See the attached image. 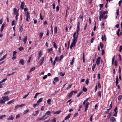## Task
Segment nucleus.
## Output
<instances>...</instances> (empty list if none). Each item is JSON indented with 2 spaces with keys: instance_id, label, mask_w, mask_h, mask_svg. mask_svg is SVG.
Returning a JSON list of instances; mask_svg holds the SVG:
<instances>
[{
  "instance_id": "60",
  "label": "nucleus",
  "mask_w": 122,
  "mask_h": 122,
  "mask_svg": "<svg viewBox=\"0 0 122 122\" xmlns=\"http://www.w3.org/2000/svg\"><path fill=\"white\" fill-rule=\"evenodd\" d=\"M103 4H100L99 5L100 7V10H101V8L103 6Z\"/></svg>"
},
{
  "instance_id": "37",
  "label": "nucleus",
  "mask_w": 122,
  "mask_h": 122,
  "mask_svg": "<svg viewBox=\"0 0 122 122\" xmlns=\"http://www.w3.org/2000/svg\"><path fill=\"white\" fill-rule=\"evenodd\" d=\"M53 43L54 44L53 45L54 47L56 49L57 48V46L56 45V44L54 42H53Z\"/></svg>"
},
{
  "instance_id": "33",
  "label": "nucleus",
  "mask_w": 122,
  "mask_h": 122,
  "mask_svg": "<svg viewBox=\"0 0 122 122\" xmlns=\"http://www.w3.org/2000/svg\"><path fill=\"white\" fill-rule=\"evenodd\" d=\"M82 90H83V91L84 92H86L87 91V89L86 88H85L84 86L83 87V89H82Z\"/></svg>"
},
{
  "instance_id": "38",
  "label": "nucleus",
  "mask_w": 122,
  "mask_h": 122,
  "mask_svg": "<svg viewBox=\"0 0 122 122\" xmlns=\"http://www.w3.org/2000/svg\"><path fill=\"white\" fill-rule=\"evenodd\" d=\"M118 56L119 60L120 61H122L121 55L119 54L118 55Z\"/></svg>"
},
{
  "instance_id": "18",
  "label": "nucleus",
  "mask_w": 122,
  "mask_h": 122,
  "mask_svg": "<svg viewBox=\"0 0 122 122\" xmlns=\"http://www.w3.org/2000/svg\"><path fill=\"white\" fill-rule=\"evenodd\" d=\"M24 3L23 2H22L21 4L20 7L22 9H23L24 8Z\"/></svg>"
},
{
  "instance_id": "59",
  "label": "nucleus",
  "mask_w": 122,
  "mask_h": 122,
  "mask_svg": "<svg viewBox=\"0 0 122 122\" xmlns=\"http://www.w3.org/2000/svg\"><path fill=\"white\" fill-rule=\"evenodd\" d=\"M17 52L16 51H14L13 52V56H14L16 55Z\"/></svg>"
},
{
  "instance_id": "15",
  "label": "nucleus",
  "mask_w": 122,
  "mask_h": 122,
  "mask_svg": "<svg viewBox=\"0 0 122 122\" xmlns=\"http://www.w3.org/2000/svg\"><path fill=\"white\" fill-rule=\"evenodd\" d=\"M27 40V36H25L24 37V38L23 39V41L24 44L26 43V41Z\"/></svg>"
},
{
  "instance_id": "22",
  "label": "nucleus",
  "mask_w": 122,
  "mask_h": 122,
  "mask_svg": "<svg viewBox=\"0 0 122 122\" xmlns=\"http://www.w3.org/2000/svg\"><path fill=\"white\" fill-rule=\"evenodd\" d=\"M14 102V100H12L10 101H9V102H8L7 103V104L8 105L12 103H13Z\"/></svg>"
},
{
  "instance_id": "1",
  "label": "nucleus",
  "mask_w": 122,
  "mask_h": 122,
  "mask_svg": "<svg viewBox=\"0 0 122 122\" xmlns=\"http://www.w3.org/2000/svg\"><path fill=\"white\" fill-rule=\"evenodd\" d=\"M108 11L106 10L103 12L102 11H100L99 12V14L100 15H102V17L104 19H106L107 18V15H106V16L104 17V16L105 14H107L108 13Z\"/></svg>"
},
{
  "instance_id": "9",
  "label": "nucleus",
  "mask_w": 122,
  "mask_h": 122,
  "mask_svg": "<svg viewBox=\"0 0 122 122\" xmlns=\"http://www.w3.org/2000/svg\"><path fill=\"white\" fill-rule=\"evenodd\" d=\"M45 117L46 115H44L42 116V117H41L39 118H38V120L39 121L40 120H44L46 119L47 118V117H46L45 118Z\"/></svg>"
},
{
  "instance_id": "30",
  "label": "nucleus",
  "mask_w": 122,
  "mask_h": 122,
  "mask_svg": "<svg viewBox=\"0 0 122 122\" xmlns=\"http://www.w3.org/2000/svg\"><path fill=\"white\" fill-rule=\"evenodd\" d=\"M96 64H93L92 66V69L93 71H94V69L96 67Z\"/></svg>"
},
{
  "instance_id": "21",
  "label": "nucleus",
  "mask_w": 122,
  "mask_h": 122,
  "mask_svg": "<svg viewBox=\"0 0 122 122\" xmlns=\"http://www.w3.org/2000/svg\"><path fill=\"white\" fill-rule=\"evenodd\" d=\"M116 86H117V85L118 83V76L116 77Z\"/></svg>"
},
{
  "instance_id": "32",
  "label": "nucleus",
  "mask_w": 122,
  "mask_h": 122,
  "mask_svg": "<svg viewBox=\"0 0 122 122\" xmlns=\"http://www.w3.org/2000/svg\"><path fill=\"white\" fill-rule=\"evenodd\" d=\"M5 102V101L2 99L0 100V103L1 104H3Z\"/></svg>"
},
{
  "instance_id": "49",
  "label": "nucleus",
  "mask_w": 122,
  "mask_h": 122,
  "mask_svg": "<svg viewBox=\"0 0 122 122\" xmlns=\"http://www.w3.org/2000/svg\"><path fill=\"white\" fill-rule=\"evenodd\" d=\"M7 80V78H5V79H3V80H2L1 81H0V83H3V82L5 81L6 80Z\"/></svg>"
},
{
  "instance_id": "24",
  "label": "nucleus",
  "mask_w": 122,
  "mask_h": 122,
  "mask_svg": "<svg viewBox=\"0 0 122 122\" xmlns=\"http://www.w3.org/2000/svg\"><path fill=\"white\" fill-rule=\"evenodd\" d=\"M14 119V117L12 116H9V118H8V120H13Z\"/></svg>"
},
{
  "instance_id": "64",
  "label": "nucleus",
  "mask_w": 122,
  "mask_h": 122,
  "mask_svg": "<svg viewBox=\"0 0 122 122\" xmlns=\"http://www.w3.org/2000/svg\"><path fill=\"white\" fill-rule=\"evenodd\" d=\"M97 77L98 78V79H100L101 78L100 77V74L99 73H98L97 75Z\"/></svg>"
},
{
  "instance_id": "6",
  "label": "nucleus",
  "mask_w": 122,
  "mask_h": 122,
  "mask_svg": "<svg viewBox=\"0 0 122 122\" xmlns=\"http://www.w3.org/2000/svg\"><path fill=\"white\" fill-rule=\"evenodd\" d=\"M114 112H115V113L113 115V116L116 117L117 116V114L118 112L117 108V107L115 108L114 110Z\"/></svg>"
},
{
  "instance_id": "10",
  "label": "nucleus",
  "mask_w": 122,
  "mask_h": 122,
  "mask_svg": "<svg viewBox=\"0 0 122 122\" xmlns=\"http://www.w3.org/2000/svg\"><path fill=\"white\" fill-rule=\"evenodd\" d=\"M23 24H22L21 26H20L19 28V32L22 33L23 31Z\"/></svg>"
},
{
  "instance_id": "27",
  "label": "nucleus",
  "mask_w": 122,
  "mask_h": 122,
  "mask_svg": "<svg viewBox=\"0 0 122 122\" xmlns=\"http://www.w3.org/2000/svg\"><path fill=\"white\" fill-rule=\"evenodd\" d=\"M43 34L44 33L43 32H40V33L39 36L41 39L42 38V37L43 36Z\"/></svg>"
},
{
  "instance_id": "13",
  "label": "nucleus",
  "mask_w": 122,
  "mask_h": 122,
  "mask_svg": "<svg viewBox=\"0 0 122 122\" xmlns=\"http://www.w3.org/2000/svg\"><path fill=\"white\" fill-rule=\"evenodd\" d=\"M104 41H106V36L105 34L104 35V36L102 35V36L101 39L102 41L104 40Z\"/></svg>"
},
{
  "instance_id": "12",
  "label": "nucleus",
  "mask_w": 122,
  "mask_h": 122,
  "mask_svg": "<svg viewBox=\"0 0 122 122\" xmlns=\"http://www.w3.org/2000/svg\"><path fill=\"white\" fill-rule=\"evenodd\" d=\"M80 23L79 22H78L77 24V30L76 31H79L80 30Z\"/></svg>"
},
{
  "instance_id": "57",
  "label": "nucleus",
  "mask_w": 122,
  "mask_h": 122,
  "mask_svg": "<svg viewBox=\"0 0 122 122\" xmlns=\"http://www.w3.org/2000/svg\"><path fill=\"white\" fill-rule=\"evenodd\" d=\"M112 102H111V103L110 104V105L109 106V109H111L112 108Z\"/></svg>"
},
{
  "instance_id": "2",
  "label": "nucleus",
  "mask_w": 122,
  "mask_h": 122,
  "mask_svg": "<svg viewBox=\"0 0 122 122\" xmlns=\"http://www.w3.org/2000/svg\"><path fill=\"white\" fill-rule=\"evenodd\" d=\"M75 34L73 35V37L74 38L73 39V41L72 42L71 44H72L73 46V47H74L75 46V44L76 43V41H77V39L75 38Z\"/></svg>"
},
{
  "instance_id": "35",
  "label": "nucleus",
  "mask_w": 122,
  "mask_h": 122,
  "mask_svg": "<svg viewBox=\"0 0 122 122\" xmlns=\"http://www.w3.org/2000/svg\"><path fill=\"white\" fill-rule=\"evenodd\" d=\"M75 58L74 57H73L72 58V59L71 60V62L70 64L71 65H72L73 64V63L74 61V60Z\"/></svg>"
},
{
  "instance_id": "62",
  "label": "nucleus",
  "mask_w": 122,
  "mask_h": 122,
  "mask_svg": "<svg viewBox=\"0 0 122 122\" xmlns=\"http://www.w3.org/2000/svg\"><path fill=\"white\" fill-rule=\"evenodd\" d=\"M102 16L100 15L99 17V20L100 21H101V19L102 18L104 19V18H103L102 17Z\"/></svg>"
},
{
  "instance_id": "4",
  "label": "nucleus",
  "mask_w": 122,
  "mask_h": 122,
  "mask_svg": "<svg viewBox=\"0 0 122 122\" xmlns=\"http://www.w3.org/2000/svg\"><path fill=\"white\" fill-rule=\"evenodd\" d=\"M89 103L88 102H87L86 103V104L85 105H84L85 108V112L87 110L88 108L89 105Z\"/></svg>"
},
{
  "instance_id": "3",
  "label": "nucleus",
  "mask_w": 122,
  "mask_h": 122,
  "mask_svg": "<svg viewBox=\"0 0 122 122\" xmlns=\"http://www.w3.org/2000/svg\"><path fill=\"white\" fill-rule=\"evenodd\" d=\"M30 13L28 11L26 12L25 13L26 16V20L28 22L29 21L28 19H30Z\"/></svg>"
},
{
  "instance_id": "54",
  "label": "nucleus",
  "mask_w": 122,
  "mask_h": 122,
  "mask_svg": "<svg viewBox=\"0 0 122 122\" xmlns=\"http://www.w3.org/2000/svg\"><path fill=\"white\" fill-rule=\"evenodd\" d=\"M73 95V93L72 92H71L69 94V96L70 97H72V95Z\"/></svg>"
},
{
  "instance_id": "36",
  "label": "nucleus",
  "mask_w": 122,
  "mask_h": 122,
  "mask_svg": "<svg viewBox=\"0 0 122 122\" xmlns=\"http://www.w3.org/2000/svg\"><path fill=\"white\" fill-rule=\"evenodd\" d=\"M54 80L56 82H57L59 80V79L58 77H55L54 78Z\"/></svg>"
},
{
  "instance_id": "46",
  "label": "nucleus",
  "mask_w": 122,
  "mask_h": 122,
  "mask_svg": "<svg viewBox=\"0 0 122 122\" xmlns=\"http://www.w3.org/2000/svg\"><path fill=\"white\" fill-rule=\"evenodd\" d=\"M122 46H121L120 47L119 51L120 52H122Z\"/></svg>"
},
{
  "instance_id": "39",
  "label": "nucleus",
  "mask_w": 122,
  "mask_h": 122,
  "mask_svg": "<svg viewBox=\"0 0 122 122\" xmlns=\"http://www.w3.org/2000/svg\"><path fill=\"white\" fill-rule=\"evenodd\" d=\"M61 112V111H56V112H54L53 113L54 114H58L59 113H60Z\"/></svg>"
},
{
  "instance_id": "29",
  "label": "nucleus",
  "mask_w": 122,
  "mask_h": 122,
  "mask_svg": "<svg viewBox=\"0 0 122 122\" xmlns=\"http://www.w3.org/2000/svg\"><path fill=\"white\" fill-rule=\"evenodd\" d=\"M57 26L55 27L54 28V32L56 34L57 32Z\"/></svg>"
},
{
  "instance_id": "16",
  "label": "nucleus",
  "mask_w": 122,
  "mask_h": 122,
  "mask_svg": "<svg viewBox=\"0 0 122 122\" xmlns=\"http://www.w3.org/2000/svg\"><path fill=\"white\" fill-rule=\"evenodd\" d=\"M44 57H43L42 58V59L40 60V62L41 63H40V65H42V64L43 63V61H44Z\"/></svg>"
},
{
  "instance_id": "5",
  "label": "nucleus",
  "mask_w": 122,
  "mask_h": 122,
  "mask_svg": "<svg viewBox=\"0 0 122 122\" xmlns=\"http://www.w3.org/2000/svg\"><path fill=\"white\" fill-rule=\"evenodd\" d=\"M101 58L100 57H98L97 58L96 61V64L98 66L100 63V59Z\"/></svg>"
},
{
  "instance_id": "11",
  "label": "nucleus",
  "mask_w": 122,
  "mask_h": 122,
  "mask_svg": "<svg viewBox=\"0 0 122 122\" xmlns=\"http://www.w3.org/2000/svg\"><path fill=\"white\" fill-rule=\"evenodd\" d=\"M39 111H37L34 112L32 114V116H35L37 115L39 113Z\"/></svg>"
},
{
  "instance_id": "48",
  "label": "nucleus",
  "mask_w": 122,
  "mask_h": 122,
  "mask_svg": "<svg viewBox=\"0 0 122 122\" xmlns=\"http://www.w3.org/2000/svg\"><path fill=\"white\" fill-rule=\"evenodd\" d=\"M40 94H41L40 93H36L35 94V96H34V98H37V96L38 95H39Z\"/></svg>"
},
{
  "instance_id": "41",
  "label": "nucleus",
  "mask_w": 122,
  "mask_h": 122,
  "mask_svg": "<svg viewBox=\"0 0 122 122\" xmlns=\"http://www.w3.org/2000/svg\"><path fill=\"white\" fill-rule=\"evenodd\" d=\"M51 99H49L47 101V103L48 104H51Z\"/></svg>"
},
{
  "instance_id": "31",
  "label": "nucleus",
  "mask_w": 122,
  "mask_h": 122,
  "mask_svg": "<svg viewBox=\"0 0 122 122\" xmlns=\"http://www.w3.org/2000/svg\"><path fill=\"white\" fill-rule=\"evenodd\" d=\"M82 59L83 60V62L84 63L85 62V57L84 55V53H83V57Z\"/></svg>"
},
{
  "instance_id": "45",
  "label": "nucleus",
  "mask_w": 122,
  "mask_h": 122,
  "mask_svg": "<svg viewBox=\"0 0 122 122\" xmlns=\"http://www.w3.org/2000/svg\"><path fill=\"white\" fill-rule=\"evenodd\" d=\"M101 92L100 91L98 93V95L99 97L100 98L101 97Z\"/></svg>"
},
{
  "instance_id": "7",
  "label": "nucleus",
  "mask_w": 122,
  "mask_h": 122,
  "mask_svg": "<svg viewBox=\"0 0 122 122\" xmlns=\"http://www.w3.org/2000/svg\"><path fill=\"white\" fill-rule=\"evenodd\" d=\"M2 98L3 100L5 101H9L10 99L9 97L7 96L5 97L3 96L2 97Z\"/></svg>"
},
{
  "instance_id": "25",
  "label": "nucleus",
  "mask_w": 122,
  "mask_h": 122,
  "mask_svg": "<svg viewBox=\"0 0 122 122\" xmlns=\"http://www.w3.org/2000/svg\"><path fill=\"white\" fill-rule=\"evenodd\" d=\"M30 111V110L29 109H27L26 110H25L23 112L24 114H27L28 112H29Z\"/></svg>"
},
{
  "instance_id": "26",
  "label": "nucleus",
  "mask_w": 122,
  "mask_h": 122,
  "mask_svg": "<svg viewBox=\"0 0 122 122\" xmlns=\"http://www.w3.org/2000/svg\"><path fill=\"white\" fill-rule=\"evenodd\" d=\"M80 19H81L82 20L83 18V13H82V15H80L79 16Z\"/></svg>"
},
{
  "instance_id": "50",
  "label": "nucleus",
  "mask_w": 122,
  "mask_h": 122,
  "mask_svg": "<svg viewBox=\"0 0 122 122\" xmlns=\"http://www.w3.org/2000/svg\"><path fill=\"white\" fill-rule=\"evenodd\" d=\"M89 79L88 78H87L86 79L85 81V83L87 85L89 83Z\"/></svg>"
},
{
  "instance_id": "53",
  "label": "nucleus",
  "mask_w": 122,
  "mask_h": 122,
  "mask_svg": "<svg viewBox=\"0 0 122 122\" xmlns=\"http://www.w3.org/2000/svg\"><path fill=\"white\" fill-rule=\"evenodd\" d=\"M119 9H118L116 12V14L117 16H118L119 15Z\"/></svg>"
},
{
  "instance_id": "51",
  "label": "nucleus",
  "mask_w": 122,
  "mask_h": 122,
  "mask_svg": "<svg viewBox=\"0 0 122 122\" xmlns=\"http://www.w3.org/2000/svg\"><path fill=\"white\" fill-rule=\"evenodd\" d=\"M15 20H14L12 21V22L11 25L12 26L15 25Z\"/></svg>"
},
{
  "instance_id": "52",
  "label": "nucleus",
  "mask_w": 122,
  "mask_h": 122,
  "mask_svg": "<svg viewBox=\"0 0 122 122\" xmlns=\"http://www.w3.org/2000/svg\"><path fill=\"white\" fill-rule=\"evenodd\" d=\"M52 50V48H50L48 50V53H51V51Z\"/></svg>"
},
{
  "instance_id": "14",
  "label": "nucleus",
  "mask_w": 122,
  "mask_h": 122,
  "mask_svg": "<svg viewBox=\"0 0 122 122\" xmlns=\"http://www.w3.org/2000/svg\"><path fill=\"white\" fill-rule=\"evenodd\" d=\"M110 120L112 122H113L116 120L115 118L114 117H111L110 118Z\"/></svg>"
},
{
  "instance_id": "61",
  "label": "nucleus",
  "mask_w": 122,
  "mask_h": 122,
  "mask_svg": "<svg viewBox=\"0 0 122 122\" xmlns=\"http://www.w3.org/2000/svg\"><path fill=\"white\" fill-rule=\"evenodd\" d=\"M72 85L71 84L69 85L66 88V89L67 90H68L69 89H70L71 88V86Z\"/></svg>"
},
{
  "instance_id": "8",
  "label": "nucleus",
  "mask_w": 122,
  "mask_h": 122,
  "mask_svg": "<svg viewBox=\"0 0 122 122\" xmlns=\"http://www.w3.org/2000/svg\"><path fill=\"white\" fill-rule=\"evenodd\" d=\"M79 31H76V32H74L73 35L74 34H75V38L77 39V38L78 37L79 33Z\"/></svg>"
},
{
  "instance_id": "47",
  "label": "nucleus",
  "mask_w": 122,
  "mask_h": 122,
  "mask_svg": "<svg viewBox=\"0 0 122 122\" xmlns=\"http://www.w3.org/2000/svg\"><path fill=\"white\" fill-rule=\"evenodd\" d=\"M111 114L112 113H108V115L107 116V118H109L111 116Z\"/></svg>"
},
{
  "instance_id": "23",
  "label": "nucleus",
  "mask_w": 122,
  "mask_h": 122,
  "mask_svg": "<svg viewBox=\"0 0 122 122\" xmlns=\"http://www.w3.org/2000/svg\"><path fill=\"white\" fill-rule=\"evenodd\" d=\"M43 98H40L38 101H37V103H39L40 102H42Z\"/></svg>"
},
{
  "instance_id": "19",
  "label": "nucleus",
  "mask_w": 122,
  "mask_h": 122,
  "mask_svg": "<svg viewBox=\"0 0 122 122\" xmlns=\"http://www.w3.org/2000/svg\"><path fill=\"white\" fill-rule=\"evenodd\" d=\"M71 114H69L68 115L66 116L65 118V120H66L70 118L71 116Z\"/></svg>"
},
{
  "instance_id": "43",
  "label": "nucleus",
  "mask_w": 122,
  "mask_h": 122,
  "mask_svg": "<svg viewBox=\"0 0 122 122\" xmlns=\"http://www.w3.org/2000/svg\"><path fill=\"white\" fill-rule=\"evenodd\" d=\"M42 53L41 52H40L39 54V55H38V59H39L41 57V55H42Z\"/></svg>"
},
{
  "instance_id": "58",
  "label": "nucleus",
  "mask_w": 122,
  "mask_h": 122,
  "mask_svg": "<svg viewBox=\"0 0 122 122\" xmlns=\"http://www.w3.org/2000/svg\"><path fill=\"white\" fill-rule=\"evenodd\" d=\"M6 115H3L0 116V119H3V117H5Z\"/></svg>"
},
{
  "instance_id": "40",
  "label": "nucleus",
  "mask_w": 122,
  "mask_h": 122,
  "mask_svg": "<svg viewBox=\"0 0 122 122\" xmlns=\"http://www.w3.org/2000/svg\"><path fill=\"white\" fill-rule=\"evenodd\" d=\"M35 69V67H33L30 70V71L29 72H31L32 71L34 70Z\"/></svg>"
},
{
  "instance_id": "44",
  "label": "nucleus",
  "mask_w": 122,
  "mask_h": 122,
  "mask_svg": "<svg viewBox=\"0 0 122 122\" xmlns=\"http://www.w3.org/2000/svg\"><path fill=\"white\" fill-rule=\"evenodd\" d=\"M82 91H81L77 95V96L78 97H79L80 95L82 93Z\"/></svg>"
},
{
  "instance_id": "17",
  "label": "nucleus",
  "mask_w": 122,
  "mask_h": 122,
  "mask_svg": "<svg viewBox=\"0 0 122 122\" xmlns=\"http://www.w3.org/2000/svg\"><path fill=\"white\" fill-rule=\"evenodd\" d=\"M24 60L23 59H21L20 60L19 63L21 64L22 65H23L24 64Z\"/></svg>"
},
{
  "instance_id": "28",
  "label": "nucleus",
  "mask_w": 122,
  "mask_h": 122,
  "mask_svg": "<svg viewBox=\"0 0 122 122\" xmlns=\"http://www.w3.org/2000/svg\"><path fill=\"white\" fill-rule=\"evenodd\" d=\"M51 112L50 111H48L47 112H46L45 113V115H45L46 116V115H51Z\"/></svg>"
},
{
  "instance_id": "55",
  "label": "nucleus",
  "mask_w": 122,
  "mask_h": 122,
  "mask_svg": "<svg viewBox=\"0 0 122 122\" xmlns=\"http://www.w3.org/2000/svg\"><path fill=\"white\" fill-rule=\"evenodd\" d=\"M10 91H7V92H5L4 93V95H7L9 93H10Z\"/></svg>"
},
{
  "instance_id": "56",
  "label": "nucleus",
  "mask_w": 122,
  "mask_h": 122,
  "mask_svg": "<svg viewBox=\"0 0 122 122\" xmlns=\"http://www.w3.org/2000/svg\"><path fill=\"white\" fill-rule=\"evenodd\" d=\"M49 30L48 29H47V33L46 34V35L47 36H49Z\"/></svg>"
},
{
  "instance_id": "42",
  "label": "nucleus",
  "mask_w": 122,
  "mask_h": 122,
  "mask_svg": "<svg viewBox=\"0 0 122 122\" xmlns=\"http://www.w3.org/2000/svg\"><path fill=\"white\" fill-rule=\"evenodd\" d=\"M100 46L101 48V49L103 47V43H102L101 42H100Z\"/></svg>"
},
{
  "instance_id": "20",
  "label": "nucleus",
  "mask_w": 122,
  "mask_h": 122,
  "mask_svg": "<svg viewBox=\"0 0 122 122\" xmlns=\"http://www.w3.org/2000/svg\"><path fill=\"white\" fill-rule=\"evenodd\" d=\"M5 26V25L4 24H3L2 25L1 27V29L0 30V31L1 32H2L4 29V27Z\"/></svg>"
},
{
  "instance_id": "63",
  "label": "nucleus",
  "mask_w": 122,
  "mask_h": 122,
  "mask_svg": "<svg viewBox=\"0 0 122 122\" xmlns=\"http://www.w3.org/2000/svg\"><path fill=\"white\" fill-rule=\"evenodd\" d=\"M29 93H28L27 94L25 95L23 97V98H26L29 94Z\"/></svg>"
},
{
  "instance_id": "34",
  "label": "nucleus",
  "mask_w": 122,
  "mask_h": 122,
  "mask_svg": "<svg viewBox=\"0 0 122 122\" xmlns=\"http://www.w3.org/2000/svg\"><path fill=\"white\" fill-rule=\"evenodd\" d=\"M122 98V96L121 95H120L118 97V100L119 101L121 100Z\"/></svg>"
}]
</instances>
